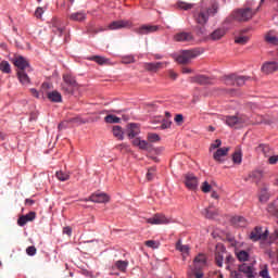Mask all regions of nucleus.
<instances>
[{
  "instance_id": "1",
  "label": "nucleus",
  "mask_w": 278,
  "mask_h": 278,
  "mask_svg": "<svg viewBox=\"0 0 278 278\" xmlns=\"http://www.w3.org/2000/svg\"><path fill=\"white\" fill-rule=\"evenodd\" d=\"M218 14V3H213L208 9L198 8L193 11V18L198 25H207L210 16H216Z\"/></svg>"
},
{
  "instance_id": "2",
  "label": "nucleus",
  "mask_w": 278,
  "mask_h": 278,
  "mask_svg": "<svg viewBox=\"0 0 278 278\" xmlns=\"http://www.w3.org/2000/svg\"><path fill=\"white\" fill-rule=\"evenodd\" d=\"M193 268H190L187 271L188 278H203L204 274L201 271V268H205L207 266V257L205 254H198L197 257L193 260Z\"/></svg>"
},
{
  "instance_id": "3",
  "label": "nucleus",
  "mask_w": 278,
  "mask_h": 278,
  "mask_svg": "<svg viewBox=\"0 0 278 278\" xmlns=\"http://www.w3.org/2000/svg\"><path fill=\"white\" fill-rule=\"evenodd\" d=\"M203 51L200 49H193V50H182L178 54H174V60L178 62V64H190L192 60L199 58Z\"/></svg>"
},
{
  "instance_id": "4",
  "label": "nucleus",
  "mask_w": 278,
  "mask_h": 278,
  "mask_svg": "<svg viewBox=\"0 0 278 278\" xmlns=\"http://www.w3.org/2000/svg\"><path fill=\"white\" fill-rule=\"evenodd\" d=\"M253 18V11L250 8L239 9L233 11L227 21H237L238 23H244Z\"/></svg>"
},
{
  "instance_id": "5",
  "label": "nucleus",
  "mask_w": 278,
  "mask_h": 278,
  "mask_svg": "<svg viewBox=\"0 0 278 278\" xmlns=\"http://www.w3.org/2000/svg\"><path fill=\"white\" fill-rule=\"evenodd\" d=\"M249 239L252 242H260V240L264 241L268 239V229L264 231V228L261 226H256L249 235Z\"/></svg>"
},
{
  "instance_id": "6",
  "label": "nucleus",
  "mask_w": 278,
  "mask_h": 278,
  "mask_svg": "<svg viewBox=\"0 0 278 278\" xmlns=\"http://www.w3.org/2000/svg\"><path fill=\"white\" fill-rule=\"evenodd\" d=\"M147 223H149V225H170L172 223L176 222L173 217H167L163 214H156L153 217L148 218Z\"/></svg>"
},
{
  "instance_id": "7",
  "label": "nucleus",
  "mask_w": 278,
  "mask_h": 278,
  "mask_svg": "<svg viewBox=\"0 0 278 278\" xmlns=\"http://www.w3.org/2000/svg\"><path fill=\"white\" fill-rule=\"evenodd\" d=\"M249 77L247 76H236V75H230L225 77V85L226 86H244L247 84V80Z\"/></svg>"
},
{
  "instance_id": "8",
  "label": "nucleus",
  "mask_w": 278,
  "mask_h": 278,
  "mask_svg": "<svg viewBox=\"0 0 278 278\" xmlns=\"http://www.w3.org/2000/svg\"><path fill=\"white\" fill-rule=\"evenodd\" d=\"M262 73L264 75H273V73H277L278 71V62L277 61H267L263 63L261 67Z\"/></svg>"
},
{
  "instance_id": "9",
  "label": "nucleus",
  "mask_w": 278,
  "mask_h": 278,
  "mask_svg": "<svg viewBox=\"0 0 278 278\" xmlns=\"http://www.w3.org/2000/svg\"><path fill=\"white\" fill-rule=\"evenodd\" d=\"M185 186L188 190H197L199 188V178L194 174H186Z\"/></svg>"
},
{
  "instance_id": "10",
  "label": "nucleus",
  "mask_w": 278,
  "mask_h": 278,
  "mask_svg": "<svg viewBox=\"0 0 278 278\" xmlns=\"http://www.w3.org/2000/svg\"><path fill=\"white\" fill-rule=\"evenodd\" d=\"M11 62H13L14 66H16L18 71H25V68H29V61H27V59H25L23 55H17L11 59Z\"/></svg>"
},
{
  "instance_id": "11",
  "label": "nucleus",
  "mask_w": 278,
  "mask_h": 278,
  "mask_svg": "<svg viewBox=\"0 0 278 278\" xmlns=\"http://www.w3.org/2000/svg\"><path fill=\"white\" fill-rule=\"evenodd\" d=\"M264 40L270 47H278V36L275 30H269L264 35Z\"/></svg>"
},
{
  "instance_id": "12",
  "label": "nucleus",
  "mask_w": 278,
  "mask_h": 278,
  "mask_svg": "<svg viewBox=\"0 0 278 278\" xmlns=\"http://www.w3.org/2000/svg\"><path fill=\"white\" fill-rule=\"evenodd\" d=\"M89 201H91V203H109L110 195L103 192L93 193L90 195Z\"/></svg>"
},
{
  "instance_id": "13",
  "label": "nucleus",
  "mask_w": 278,
  "mask_h": 278,
  "mask_svg": "<svg viewBox=\"0 0 278 278\" xmlns=\"http://www.w3.org/2000/svg\"><path fill=\"white\" fill-rule=\"evenodd\" d=\"M127 27H131V23L125 20L114 21L109 25V29L111 30L125 29Z\"/></svg>"
},
{
  "instance_id": "14",
  "label": "nucleus",
  "mask_w": 278,
  "mask_h": 278,
  "mask_svg": "<svg viewBox=\"0 0 278 278\" xmlns=\"http://www.w3.org/2000/svg\"><path fill=\"white\" fill-rule=\"evenodd\" d=\"M227 34V29L225 28H216L215 30H213L208 36H207V40H222L223 37Z\"/></svg>"
},
{
  "instance_id": "15",
  "label": "nucleus",
  "mask_w": 278,
  "mask_h": 278,
  "mask_svg": "<svg viewBox=\"0 0 278 278\" xmlns=\"http://www.w3.org/2000/svg\"><path fill=\"white\" fill-rule=\"evenodd\" d=\"M174 39L176 42H192L194 40V36L191 35V33H178L174 36Z\"/></svg>"
},
{
  "instance_id": "16",
  "label": "nucleus",
  "mask_w": 278,
  "mask_h": 278,
  "mask_svg": "<svg viewBox=\"0 0 278 278\" xmlns=\"http://www.w3.org/2000/svg\"><path fill=\"white\" fill-rule=\"evenodd\" d=\"M160 29V26L157 25H143L138 28L137 34H140L141 36H144L147 34H155Z\"/></svg>"
},
{
  "instance_id": "17",
  "label": "nucleus",
  "mask_w": 278,
  "mask_h": 278,
  "mask_svg": "<svg viewBox=\"0 0 278 278\" xmlns=\"http://www.w3.org/2000/svg\"><path fill=\"white\" fill-rule=\"evenodd\" d=\"M36 218V213L35 212H30L26 215L21 216L17 219V225L20 227H25L28 223H31V220H34Z\"/></svg>"
},
{
  "instance_id": "18",
  "label": "nucleus",
  "mask_w": 278,
  "mask_h": 278,
  "mask_svg": "<svg viewBox=\"0 0 278 278\" xmlns=\"http://www.w3.org/2000/svg\"><path fill=\"white\" fill-rule=\"evenodd\" d=\"M126 134L130 140L136 138V136H140V126L137 124H129L126 129Z\"/></svg>"
},
{
  "instance_id": "19",
  "label": "nucleus",
  "mask_w": 278,
  "mask_h": 278,
  "mask_svg": "<svg viewBox=\"0 0 278 278\" xmlns=\"http://www.w3.org/2000/svg\"><path fill=\"white\" fill-rule=\"evenodd\" d=\"M176 251H179L182 255V260H186L190 255V247L188 244H182L181 239L176 243Z\"/></svg>"
},
{
  "instance_id": "20",
  "label": "nucleus",
  "mask_w": 278,
  "mask_h": 278,
  "mask_svg": "<svg viewBox=\"0 0 278 278\" xmlns=\"http://www.w3.org/2000/svg\"><path fill=\"white\" fill-rule=\"evenodd\" d=\"M164 64H168V62L146 63L144 68H147V71H151L152 73H157V71H160V68H164Z\"/></svg>"
},
{
  "instance_id": "21",
  "label": "nucleus",
  "mask_w": 278,
  "mask_h": 278,
  "mask_svg": "<svg viewBox=\"0 0 278 278\" xmlns=\"http://www.w3.org/2000/svg\"><path fill=\"white\" fill-rule=\"evenodd\" d=\"M227 153H229V148H219L213 154V160L215 162H223V157H226Z\"/></svg>"
},
{
  "instance_id": "22",
  "label": "nucleus",
  "mask_w": 278,
  "mask_h": 278,
  "mask_svg": "<svg viewBox=\"0 0 278 278\" xmlns=\"http://www.w3.org/2000/svg\"><path fill=\"white\" fill-rule=\"evenodd\" d=\"M225 123L228 125V127H236V125H242L244 121L242 118H238L236 115H232L226 116Z\"/></svg>"
},
{
  "instance_id": "23",
  "label": "nucleus",
  "mask_w": 278,
  "mask_h": 278,
  "mask_svg": "<svg viewBox=\"0 0 278 278\" xmlns=\"http://www.w3.org/2000/svg\"><path fill=\"white\" fill-rule=\"evenodd\" d=\"M16 75L22 86H29L31 84V80L25 71H17Z\"/></svg>"
},
{
  "instance_id": "24",
  "label": "nucleus",
  "mask_w": 278,
  "mask_h": 278,
  "mask_svg": "<svg viewBox=\"0 0 278 278\" xmlns=\"http://www.w3.org/2000/svg\"><path fill=\"white\" fill-rule=\"evenodd\" d=\"M239 273H243L249 278H254L253 275V267L251 265H248L247 263H243L239 266Z\"/></svg>"
},
{
  "instance_id": "25",
  "label": "nucleus",
  "mask_w": 278,
  "mask_h": 278,
  "mask_svg": "<svg viewBox=\"0 0 278 278\" xmlns=\"http://www.w3.org/2000/svg\"><path fill=\"white\" fill-rule=\"evenodd\" d=\"M134 147H138V149H141V151H148V149L151 147L147 140H142L140 138H136L132 140Z\"/></svg>"
},
{
  "instance_id": "26",
  "label": "nucleus",
  "mask_w": 278,
  "mask_h": 278,
  "mask_svg": "<svg viewBox=\"0 0 278 278\" xmlns=\"http://www.w3.org/2000/svg\"><path fill=\"white\" fill-rule=\"evenodd\" d=\"M87 60H90V62H96L97 64H100V66H103V64H110V59L100 55H92L87 58Z\"/></svg>"
},
{
  "instance_id": "27",
  "label": "nucleus",
  "mask_w": 278,
  "mask_h": 278,
  "mask_svg": "<svg viewBox=\"0 0 278 278\" xmlns=\"http://www.w3.org/2000/svg\"><path fill=\"white\" fill-rule=\"evenodd\" d=\"M48 99L52 101V103H62V93H60V91L49 92Z\"/></svg>"
},
{
  "instance_id": "28",
  "label": "nucleus",
  "mask_w": 278,
  "mask_h": 278,
  "mask_svg": "<svg viewBox=\"0 0 278 278\" xmlns=\"http://www.w3.org/2000/svg\"><path fill=\"white\" fill-rule=\"evenodd\" d=\"M86 18V12L79 11L70 15V21H76L77 23L84 22Z\"/></svg>"
},
{
  "instance_id": "29",
  "label": "nucleus",
  "mask_w": 278,
  "mask_h": 278,
  "mask_svg": "<svg viewBox=\"0 0 278 278\" xmlns=\"http://www.w3.org/2000/svg\"><path fill=\"white\" fill-rule=\"evenodd\" d=\"M231 223L235 225V227H247V219H244L242 216L232 217Z\"/></svg>"
},
{
  "instance_id": "30",
  "label": "nucleus",
  "mask_w": 278,
  "mask_h": 278,
  "mask_svg": "<svg viewBox=\"0 0 278 278\" xmlns=\"http://www.w3.org/2000/svg\"><path fill=\"white\" fill-rule=\"evenodd\" d=\"M63 84H67V86H74L77 88V80L75 79V76L71 74L63 75Z\"/></svg>"
},
{
  "instance_id": "31",
  "label": "nucleus",
  "mask_w": 278,
  "mask_h": 278,
  "mask_svg": "<svg viewBox=\"0 0 278 278\" xmlns=\"http://www.w3.org/2000/svg\"><path fill=\"white\" fill-rule=\"evenodd\" d=\"M113 136L115 138H117V140H124L125 139V132L123 131V127L114 126L113 127Z\"/></svg>"
},
{
  "instance_id": "32",
  "label": "nucleus",
  "mask_w": 278,
  "mask_h": 278,
  "mask_svg": "<svg viewBox=\"0 0 278 278\" xmlns=\"http://www.w3.org/2000/svg\"><path fill=\"white\" fill-rule=\"evenodd\" d=\"M249 177L252 179V181L257 184L262 180V177H264V173L262 170H254L250 173Z\"/></svg>"
},
{
  "instance_id": "33",
  "label": "nucleus",
  "mask_w": 278,
  "mask_h": 278,
  "mask_svg": "<svg viewBox=\"0 0 278 278\" xmlns=\"http://www.w3.org/2000/svg\"><path fill=\"white\" fill-rule=\"evenodd\" d=\"M202 214L205 216V218H214L218 215V211L213 210L212 206H208L202 211Z\"/></svg>"
},
{
  "instance_id": "34",
  "label": "nucleus",
  "mask_w": 278,
  "mask_h": 278,
  "mask_svg": "<svg viewBox=\"0 0 278 278\" xmlns=\"http://www.w3.org/2000/svg\"><path fill=\"white\" fill-rule=\"evenodd\" d=\"M55 177L59 179V181H68L71 179V174L67 172L59 170L55 173Z\"/></svg>"
},
{
  "instance_id": "35",
  "label": "nucleus",
  "mask_w": 278,
  "mask_h": 278,
  "mask_svg": "<svg viewBox=\"0 0 278 278\" xmlns=\"http://www.w3.org/2000/svg\"><path fill=\"white\" fill-rule=\"evenodd\" d=\"M194 81H197V84H201V85L212 84V79H210V77H207L205 75L195 76Z\"/></svg>"
},
{
  "instance_id": "36",
  "label": "nucleus",
  "mask_w": 278,
  "mask_h": 278,
  "mask_svg": "<svg viewBox=\"0 0 278 278\" xmlns=\"http://www.w3.org/2000/svg\"><path fill=\"white\" fill-rule=\"evenodd\" d=\"M115 266L118 270H121L122 273H125V270H127V266H129V262L128 261H116Z\"/></svg>"
},
{
  "instance_id": "37",
  "label": "nucleus",
  "mask_w": 278,
  "mask_h": 278,
  "mask_svg": "<svg viewBox=\"0 0 278 278\" xmlns=\"http://www.w3.org/2000/svg\"><path fill=\"white\" fill-rule=\"evenodd\" d=\"M0 71L2 73L10 74V73H12V66L10 65V63L8 61H2L0 63Z\"/></svg>"
},
{
  "instance_id": "38",
  "label": "nucleus",
  "mask_w": 278,
  "mask_h": 278,
  "mask_svg": "<svg viewBox=\"0 0 278 278\" xmlns=\"http://www.w3.org/2000/svg\"><path fill=\"white\" fill-rule=\"evenodd\" d=\"M237 257L239 262H248L249 260V252L241 250L237 252Z\"/></svg>"
},
{
  "instance_id": "39",
  "label": "nucleus",
  "mask_w": 278,
  "mask_h": 278,
  "mask_svg": "<svg viewBox=\"0 0 278 278\" xmlns=\"http://www.w3.org/2000/svg\"><path fill=\"white\" fill-rule=\"evenodd\" d=\"M75 86H71L67 85L66 83L62 84V90L66 93V94H73V92H75Z\"/></svg>"
},
{
  "instance_id": "40",
  "label": "nucleus",
  "mask_w": 278,
  "mask_h": 278,
  "mask_svg": "<svg viewBox=\"0 0 278 278\" xmlns=\"http://www.w3.org/2000/svg\"><path fill=\"white\" fill-rule=\"evenodd\" d=\"M104 121L105 123H109V124H116V123H121V119L119 117H117L116 115H106L104 117Z\"/></svg>"
},
{
  "instance_id": "41",
  "label": "nucleus",
  "mask_w": 278,
  "mask_h": 278,
  "mask_svg": "<svg viewBox=\"0 0 278 278\" xmlns=\"http://www.w3.org/2000/svg\"><path fill=\"white\" fill-rule=\"evenodd\" d=\"M268 199H270V193H268V190L263 189L260 194L261 203H266Z\"/></svg>"
},
{
  "instance_id": "42",
  "label": "nucleus",
  "mask_w": 278,
  "mask_h": 278,
  "mask_svg": "<svg viewBox=\"0 0 278 278\" xmlns=\"http://www.w3.org/2000/svg\"><path fill=\"white\" fill-rule=\"evenodd\" d=\"M177 7L179 8V10L188 11L192 10V8H194V4L180 1L177 3Z\"/></svg>"
},
{
  "instance_id": "43",
  "label": "nucleus",
  "mask_w": 278,
  "mask_h": 278,
  "mask_svg": "<svg viewBox=\"0 0 278 278\" xmlns=\"http://www.w3.org/2000/svg\"><path fill=\"white\" fill-rule=\"evenodd\" d=\"M233 164H242V152L237 151L232 154Z\"/></svg>"
},
{
  "instance_id": "44",
  "label": "nucleus",
  "mask_w": 278,
  "mask_h": 278,
  "mask_svg": "<svg viewBox=\"0 0 278 278\" xmlns=\"http://www.w3.org/2000/svg\"><path fill=\"white\" fill-rule=\"evenodd\" d=\"M146 247H148L149 249H160V242L155 240H148L146 241Z\"/></svg>"
},
{
  "instance_id": "45",
  "label": "nucleus",
  "mask_w": 278,
  "mask_h": 278,
  "mask_svg": "<svg viewBox=\"0 0 278 278\" xmlns=\"http://www.w3.org/2000/svg\"><path fill=\"white\" fill-rule=\"evenodd\" d=\"M123 64H134L136 62V58L134 55H126L122 58Z\"/></svg>"
},
{
  "instance_id": "46",
  "label": "nucleus",
  "mask_w": 278,
  "mask_h": 278,
  "mask_svg": "<svg viewBox=\"0 0 278 278\" xmlns=\"http://www.w3.org/2000/svg\"><path fill=\"white\" fill-rule=\"evenodd\" d=\"M235 42L237 45H247V42H249V37L248 36H240V37H237L235 39Z\"/></svg>"
},
{
  "instance_id": "47",
  "label": "nucleus",
  "mask_w": 278,
  "mask_h": 278,
  "mask_svg": "<svg viewBox=\"0 0 278 278\" xmlns=\"http://www.w3.org/2000/svg\"><path fill=\"white\" fill-rule=\"evenodd\" d=\"M173 125V121L166 118L162 121L161 129H170V126Z\"/></svg>"
},
{
  "instance_id": "48",
  "label": "nucleus",
  "mask_w": 278,
  "mask_h": 278,
  "mask_svg": "<svg viewBox=\"0 0 278 278\" xmlns=\"http://www.w3.org/2000/svg\"><path fill=\"white\" fill-rule=\"evenodd\" d=\"M198 36H202L203 38H207L210 35H207V29L205 27H198L197 28Z\"/></svg>"
},
{
  "instance_id": "49",
  "label": "nucleus",
  "mask_w": 278,
  "mask_h": 278,
  "mask_svg": "<svg viewBox=\"0 0 278 278\" xmlns=\"http://www.w3.org/2000/svg\"><path fill=\"white\" fill-rule=\"evenodd\" d=\"M260 277L262 278H270V274L268 273V265H265L264 266V269H262L260 273H258Z\"/></svg>"
},
{
  "instance_id": "50",
  "label": "nucleus",
  "mask_w": 278,
  "mask_h": 278,
  "mask_svg": "<svg viewBox=\"0 0 278 278\" xmlns=\"http://www.w3.org/2000/svg\"><path fill=\"white\" fill-rule=\"evenodd\" d=\"M149 142H160L161 138L157 134H149L148 135Z\"/></svg>"
},
{
  "instance_id": "51",
  "label": "nucleus",
  "mask_w": 278,
  "mask_h": 278,
  "mask_svg": "<svg viewBox=\"0 0 278 278\" xmlns=\"http://www.w3.org/2000/svg\"><path fill=\"white\" fill-rule=\"evenodd\" d=\"M146 177L148 181L153 180V178L155 177V167L149 168Z\"/></svg>"
},
{
  "instance_id": "52",
  "label": "nucleus",
  "mask_w": 278,
  "mask_h": 278,
  "mask_svg": "<svg viewBox=\"0 0 278 278\" xmlns=\"http://www.w3.org/2000/svg\"><path fill=\"white\" fill-rule=\"evenodd\" d=\"M26 253L27 255H29L30 257H34V255H36L37 253V250H36V247L34 245H30L26 249Z\"/></svg>"
},
{
  "instance_id": "53",
  "label": "nucleus",
  "mask_w": 278,
  "mask_h": 278,
  "mask_svg": "<svg viewBox=\"0 0 278 278\" xmlns=\"http://www.w3.org/2000/svg\"><path fill=\"white\" fill-rule=\"evenodd\" d=\"M211 190H212V185H211L210 182H207V181H204V182L202 184V192L207 193V192H210Z\"/></svg>"
},
{
  "instance_id": "54",
  "label": "nucleus",
  "mask_w": 278,
  "mask_h": 278,
  "mask_svg": "<svg viewBox=\"0 0 278 278\" xmlns=\"http://www.w3.org/2000/svg\"><path fill=\"white\" fill-rule=\"evenodd\" d=\"M42 14H45V9L41 7H38L35 11L36 18H42Z\"/></svg>"
},
{
  "instance_id": "55",
  "label": "nucleus",
  "mask_w": 278,
  "mask_h": 278,
  "mask_svg": "<svg viewBox=\"0 0 278 278\" xmlns=\"http://www.w3.org/2000/svg\"><path fill=\"white\" fill-rule=\"evenodd\" d=\"M223 144V141L220 139H216L210 147V151H214V149H218Z\"/></svg>"
},
{
  "instance_id": "56",
  "label": "nucleus",
  "mask_w": 278,
  "mask_h": 278,
  "mask_svg": "<svg viewBox=\"0 0 278 278\" xmlns=\"http://www.w3.org/2000/svg\"><path fill=\"white\" fill-rule=\"evenodd\" d=\"M223 262H224L223 254L216 253V264L217 266H219V268H223Z\"/></svg>"
},
{
  "instance_id": "57",
  "label": "nucleus",
  "mask_w": 278,
  "mask_h": 278,
  "mask_svg": "<svg viewBox=\"0 0 278 278\" xmlns=\"http://www.w3.org/2000/svg\"><path fill=\"white\" fill-rule=\"evenodd\" d=\"M174 121L178 125H184V115L182 114H176Z\"/></svg>"
},
{
  "instance_id": "58",
  "label": "nucleus",
  "mask_w": 278,
  "mask_h": 278,
  "mask_svg": "<svg viewBox=\"0 0 278 278\" xmlns=\"http://www.w3.org/2000/svg\"><path fill=\"white\" fill-rule=\"evenodd\" d=\"M63 233H65L66 236H71L73 233V228L66 226L63 228Z\"/></svg>"
},
{
  "instance_id": "59",
  "label": "nucleus",
  "mask_w": 278,
  "mask_h": 278,
  "mask_svg": "<svg viewBox=\"0 0 278 278\" xmlns=\"http://www.w3.org/2000/svg\"><path fill=\"white\" fill-rule=\"evenodd\" d=\"M241 273L242 271H237V270L231 271V277L232 278H242V274Z\"/></svg>"
},
{
  "instance_id": "60",
  "label": "nucleus",
  "mask_w": 278,
  "mask_h": 278,
  "mask_svg": "<svg viewBox=\"0 0 278 278\" xmlns=\"http://www.w3.org/2000/svg\"><path fill=\"white\" fill-rule=\"evenodd\" d=\"M30 92L33 97H36V99H40V93L38 92V90H36V88H31Z\"/></svg>"
},
{
  "instance_id": "61",
  "label": "nucleus",
  "mask_w": 278,
  "mask_h": 278,
  "mask_svg": "<svg viewBox=\"0 0 278 278\" xmlns=\"http://www.w3.org/2000/svg\"><path fill=\"white\" fill-rule=\"evenodd\" d=\"M168 75H169L170 79H174V80L177 79V77H178L177 73H175L173 70L168 71Z\"/></svg>"
},
{
  "instance_id": "62",
  "label": "nucleus",
  "mask_w": 278,
  "mask_h": 278,
  "mask_svg": "<svg viewBox=\"0 0 278 278\" xmlns=\"http://www.w3.org/2000/svg\"><path fill=\"white\" fill-rule=\"evenodd\" d=\"M37 119H38V113L37 112H33L30 114L29 121L31 122V121H37Z\"/></svg>"
},
{
  "instance_id": "63",
  "label": "nucleus",
  "mask_w": 278,
  "mask_h": 278,
  "mask_svg": "<svg viewBox=\"0 0 278 278\" xmlns=\"http://www.w3.org/2000/svg\"><path fill=\"white\" fill-rule=\"evenodd\" d=\"M72 123H77L78 125H81L86 122L81 121V118H79V117H75V118H72Z\"/></svg>"
},
{
  "instance_id": "64",
  "label": "nucleus",
  "mask_w": 278,
  "mask_h": 278,
  "mask_svg": "<svg viewBox=\"0 0 278 278\" xmlns=\"http://www.w3.org/2000/svg\"><path fill=\"white\" fill-rule=\"evenodd\" d=\"M211 197H212V199H219V195L216 191H213Z\"/></svg>"
}]
</instances>
